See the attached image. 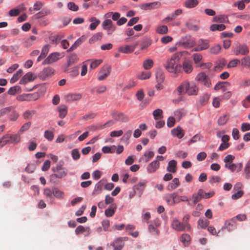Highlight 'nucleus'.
I'll return each instance as SVG.
<instances>
[{"label":"nucleus","mask_w":250,"mask_h":250,"mask_svg":"<svg viewBox=\"0 0 250 250\" xmlns=\"http://www.w3.org/2000/svg\"><path fill=\"white\" fill-rule=\"evenodd\" d=\"M6 108H8L9 110L8 111H7V114L10 117V119L12 121H15V107L12 106H9L7 107Z\"/></svg>","instance_id":"obj_53"},{"label":"nucleus","mask_w":250,"mask_h":250,"mask_svg":"<svg viewBox=\"0 0 250 250\" xmlns=\"http://www.w3.org/2000/svg\"><path fill=\"white\" fill-rule=\"evenodd\" d=\"M118 51L125 54L131 53L134 51V46L129 45H122L118 48Z\"/></svg>","instance_id":"obj_23"},{"label":"nucleus","mask_w":250,"mask_h":250,"mask_svg":"<svg viewBox=\"0 0 250 250\" xmlns=\"http://www.w3.org/2000/svg\"><path fill=\"white\" fill-rule=\"evenodd\" d=\"M124 246L123 241L121 238H118L110 245L108 250H121Z\"/></svg>","instance_id":"obj_11"},{"label":"nucleus","mask_w":250,"mask_h":250,"mask_svg":"<svg viewBox=\"0 0 250 250\" xmlns=\"http://www.w3.org/2000/svg\"><path fill=\"white\" fill-rule=\"evenodd\" d=\"M180 186V182L178 178H175L167 187V189L169 191L178 188Z\"/></svg>","instance_id":"obj_31"},{"label":"nucleus","mask_w":250,"mask_h":250,"mask_svg":"<svg viewBox=\"0 0 250 250\" xmlns=\"http://www.w3.org/2000/svg\"><path fill=\"white\" fill-rule=\"evenodd\" d=\"M83 37L79 38L74 44L67 50V52H71L73 50L76 49L80 45H81L83 42Z\"/></svg>","instance_id":"obj_41"},{"label":"nucleus","mask_w":250,"mask_h":250,"mask_svg":"<svg viewBox=\"0 0 250 250\" xmlns=\"http://www.w3.org/2000/svg\"><path fill=\"white\" fill-rule=\"evenodd\" d=\"M165 78V73L162 70H158L156 73V79L158 83H162Z\"/></svg>","instance_id":"obj_38"},{"label":"nucleus","mask_w":250,"mask_h":250,"mask_svg":"<svg viewBox=\"0 0 250 250\" xmlns=\"http://www.w3.org/2000/svg\"><path fill=\"white\" fill-rule=\"evenodd\" d=\"M177 162L174 160H170L167 168V170L170 172L175 173L176 171Z\"/></svg>","instance_id":"obj_32"},{"label":"nucleus","mask_w":250,"mask_h":250,"mask_svg":"<svg viewBox=\"0 0 250 250\" xmlns=\"http://www.w3.org/2000/svg\"><path fill=\"white\" fill-rule=\"evenodd\" d=\"M163 111L161 109H157L153 112V115L155 120L162 119L163 117Z\"/></svg>","instance_id":"obj_46"},{"label":"nucleus","mask_w":250,"mask_h":250,"mask_svg":"<svg viewBox=\"0 0 250 250\" xmlns=\"http://www.w3.org/2000/svg\"><path fill=\"white\" fill-rule=\"evenodd\" d=\"M226 61L224 59H221L217 61L214 69L215 71H220L226 65Z\"/></svg>","instance_id":"obj_36"},{"label":"nucleus","mask_w":250,"mask_h":250,"mask_svg":"<svg viewBox=\"0 0 250 250\" xmlns=\"http://www.w3.org/2000/svg\"><path fill=\"white\" fill-rule=\"evenodd\" d=\"M178 194L176 192L167 194L166 195L165 200L169 205H174L177 202Z\"/></svg>","instance_id":"obj_16"},{"label":"nucleus","mask_w":250,"mask_h":250,"mask_svg":"<svg viewBox=\"0 0 250 250\" xmlns=\"http://www.w3.org/2000/svg\"><path fill=\"white\" fill-rule=\"evenodd\" d=\"M180 44L186 48H189L194 46L196 44V42L194 40L189 39L186 41H181Z\"/></svg>","instance_id":"obj_27"},{"label":"nucleus","mask_w":250,"mask_h":250,"mask_svg":"<svg viewBox=\"0 0 250 250\" xmlns=\"http://www.w3.org/2000/svg\"><path fill=\"white\" fill-rule=\"evenodd\" d=\"M79 60L77 55L75 53L71 54L68 57V66L76 63Z\"/></svg>","instance_id":"obj_42"},{"label":"nucleus","mask_w":250,"mask_h":250,"mask_svg":"<svg viewBox=\"0 0 250 250\" xmlns=\"http://www.w3.org/2000/svg\"><path fill=\"white\" fill-rule=\"evenodd\" d=\"M154 156V153L151 151H146L140 157V162L147 163Z\"/></svg>","instance_id":"obj_19"},{"label":"nucleus","mask_w":250,"mask_h":250,"mask_svg":"<svg viewBox=\"0 0 250 250\" xmlns=\"http://www.w3.org/2000/svg\"><path fill=\"white\" fill-rule=\"evenodd\" d=\"M86 232L87 233L85 236H88L91 233L90 229L89 227L85 228L83 226H79L75 229V233L77 235Z\"/></svg>","instance_id":"obj_29"},{"label":"nucleus","mask_w":250,"mask_h":250,"mask_svg":"<svg viewBox=\"0 0 250 250\" xmlns=\"http://www.w3.org/2000/svg\"><path fill=\"white\" fill-rule=\"evenodd\" d=\"M82 98V95L79 93L69 94L65 96V100L67 102H73L79 100Z\"/></svg>","instance_id":"obj_28"},{"label":"nucleus","mask_w":250,"mask_h":250,"mask_svg":"<svg viewBox=\"0 0 250 250\" xmlns=\"http://www.w3.org/2000/svg\"><path fill=\"white\" fill-rule=\"evenodd\" d=\"M199 3L198 0H186L184 6L188 8H192L196 6Z\"/></svg>","instance_id":"obj_37"},{"label":"nucleus","mask_w":250,"mask_h":250,"mask_svg":"<svg viewBox=\"0 0 250 250\" xmlns=\"http://www.w3.org/2000/svg\"><path fill=\"white\" fill-rule=\"evenodd\" d=\"M62 57L63 55L59 52H56L51 53L42 62V64H51L57 61Z\"/></svg>","instance_id":"obj_4"},{"label":"nucleus","mask_w":250,"mask_h":250,"mask_svg":"<svg viewBox=\"0 0 250 250\" xmlns=\"http://www.w3.org/2000/svg\"><path fill=\"white\" fill-rule=\"evenodd\" d=\"M229 116L228 114H224L220 116L218 120V124L220 125H225L229 120Z\"/></svg>","instance_id":"obj_44"},{"label":"nucleus","mask_w":250,"mask_h":250,"mask_svg":"<svg viewBox=\"0 0 250 250\" xmlns=\"http://www.w3.org/2000/svg\"><path fill=\"white\" fill-rule=\"evenodd\" d=\"M146 182L145 181L139 182L138 184L133 187V190L136 191L137 194L141 196L145 187Z\"/></svg>","instance_id":"obj_21"},{"label":"nucleus","mask_w":250,"mask_h":250,"mask_svg":"<svg viewBox=\"0 0 250 250\" xmlns=\"http://www.w3.org/2000/svg\"><path fill=\"white\" fill-rule=\"evenodd\" d=\"M245 172L246 174V178L249 179L250 178V161H249L248 163L247 164L245 168Z\"/></svg>","instance_id":"obj_64"},{"label":"nucleus","mask_w":250,"mask_h":250,"mask_svg":"<svg viewBox=\"0 0 250 250\" xmlns=\"http://www.w3.org/2000/svg\"><path fill=\"white\" fill-rule=\"evenodd\" d=\"M103 28L104 30L108 31V35H111L115 30L116 26L113 24L112 21L110 19H107L104 21L102 23Z\"/></svg>","instance_id":"obj_7"},{"label":"nucleus","mask_w":250,"mask_h":250,"mask_svg":"<svg viewBox=\"0 0 250 250\" xmlns=\"http://www.w3.org/2000/svg\"><path fill=\"white\" fill-rule=\"evenodd\" d=\"M188 82L184 81L177 88L178 95H182L187 93V89L188 87Z\"/></svg>","instance_id":"obj_18"},{"label":"nucleus","mask_w":250,"mask_h":250,"mask_svg":"<svg viewBox=\"0 0 250 250\" xmlns=\"http://www.w3.org/2000/svg\"><path fill=\"white\" fill-rule=\"evenodd\" d=\"M195 81L207 87H210L211 86V82L209 77L203 72H201L196 75Z\"/></svg>","instance_id":"obj_3"},{"label":"nucleus","mask_w":250,"mask_h":250,"mask_svg":"<svg viewBox=\"0 0 250 250\" xmlns=\"http://www.w3.org/2000/svg\"><path fill=\"white\" fill-rule=\"evenodd\" d=\"M103 187V183L102 182V180H101L96 184L94 189L92 192V195L95 196L100 194L102 191Z\"/></svg>","instance_id":"obj_34"},{"label":"nucleus","mask_w":250,"mask_h":250,"mask_svg":"<svg viewBox=\"0 0 250 250\" xmlns=\"http://www.w3.org/2000/svg\"><path fill=\"white\" fill-rule=\"evenodd\" d=\"M67 170L66 168H64L63 170H61L56 172V173L53 175V176L58 178H62L65 177L67 175Z\"/></svg>","instance_id":"obj_51"},{"label":"nucleus","mask_w":250,"mask_h":250,"mask_svg":"<svg viewBox=\"0 0 250 250\" xmlns=\"http://www.w3.org/2000/svg\"><path fill=\"white\" fill-rule=\"evenodd\" d=\"M44 136L48 141H51L54 138L53 132L49 130H45Z\"/></svg>","instance_id":"obj_58"},{"label":"nucleus","mask_w":250,"mask_h":250,"mask_svg":"<svg viewBox=\"0 0 250 250\" xmlns=\"http://www.w3.org/2000/svg\"><path fill=\"white\" fill-rule=\"evenodd\" d=\"M203 199V197L200 191V189L198 190L197 193H194L192 194L191 199L193 204H196Z\"/></svg>","instance_id":"obj_35"},{"label":"nucleus","mask_w":250,"mask_h":250,"mask_svg":"<svg viewBox=\"0 0 250 250\" xmlns=\"http://www.w3.org/2000/svg\"><path fill=\"white\" fill-rule=\"evenodd\" d=\"M116 207L114 206V207L112 206L106 209L105 210V214L107 217H111L112 216L115 212Z\"/></svg>","instance_id":"obj_50"},{"label":"nucleus","mask_w":250,"mask_h":250,"mask_svg":"<svg viewBox=\"0 0 250 250\" xmlns=\"http://www.w3.org/2000/svg\"><path fill=\"white\" fill-rule=\"evenodd\" d=\"M53 73V69L51 67H46L39 73V76L42 79H44L47 77L51 76Z\"/></svg>","instance_id":"obj_17"},{"label":"nucleus","mask_w":250,"mask_h":250,"mask_svg":"<svg viewBox=\"0 0 250 250\" xmlns=\"http://www.w3.org/2000/svg\"><path fill=\"white\" fill-rule=\"evenodd\" d=\"M44 3L43 2L41 1H37L34 4L33 7L30 8L29 10L31 12L33 10L38 11L41 9Z\"/></svg>","instance_id":"obj_47"},{"label":"nucleus","mask_w":250,"mask_h":250,"mask_svg":"<svg viewBox=\"0 0 250 250\" xmlns=\"http://www.w3.org/2000/svg\"><path fill=\"white\" fill-rule=\"evenodd\" d=\"M16 141V136L14 135H7L4 136L0 140V147H2L7 143L15 144Z\"/></svg>","instance_id":"obj_15"},{"label":"nucleus","mask_w":250,"mask_h":250,"mask_svg":"<svg viewBox=\"0 0 250 250\" xmlns=\"http://www.w3.org/2000/svg\"><path fill=\"white\" fill-rule=\"evenodd\" d=\"M210 30L211 31H221L226 29V26L224 24H213L210 26Z\"/></svg>","instance_id":"obj_39"},{"label":"nucleus","mask_w":250,"mask_h":250,"mask_svg":"<svg viewBox=\"0 0 250 250\" xmlns=\"http://www.w3.org/2000/svg\"><path fill=\"white\" fill-rule=\"evenodd\" d=\"M212 21L220 23L229 22V19L227 16L224 15H220L214 17L212 19Z\"/></svg>","instance_id":"obj_26"},{"label":"nucleus","mask_w":250,"mask_h":250,"mask_svg":"<svg viewBox=\"0 0 250 250\" xmlns=\"http://www.w3.org/2000/svg\"><path fill=\"white\" fill-rule=\"evenodd\" d=\"M241 64L244 67H250V56H247L241 60Z\"/></svg>","instance_id":"obj_54"},{"label":"nucleus","mask_w":250,"mask_h":250,"mask_svg":"<svg viewBox=\"0 0 250 250\" xmlns=\"http://www.w3.org/2000/svg\"><path fill=\"white\" fill-rule=\"evenodd\" d=\"M230 85V83L228 82H218L214 86L215 90H218L222 89L223 91L226 90V87Z\"/></svg>","instance_id":"obj_33"},{"label":"nucleus","mask_w":250,"mask_h":250,"mask_svg":"<svg viewBox=\"0 0 250 250\" xmlns=\"http://www.w3.org/2000/svg\"><path fill=\"white\" fill-rule=\"evenodd\" d=\"M171 132L173 136H176L179 139H181L184 136V132L180 126L172 129Z\"/></svg>","instance_id":"obj_25"},{"label":"nucleus","mask_w":250,"mask_h":250,"mask_svg":"<svg viewBox=\"0 0 250 250\" xmlns=\"http://www.w3.org/2000/svg\"><path fill=\"white\" fill-rule=\"evenodd\" d=\"M186 26L189 30L193 31H197L200 29V27L198 25L194 24L190 22H187Z\"/></svg>","instance_id":"obj_57"},{"label":"nucleus","mask_w":250,"mask_h":250,"mask_svg":"<svg viewBox=\"0 0 250 250\" xmlns=\"http://www.w3.org/2000/svg\"><path fill=\"white\" fill-rule=\"evenodd\" d=\"M209 99V95L207 93L203 94L200 99V103L201 104H205Z\"/></svg>","instance_id":"obj_62"},{"label":"nucleus","mask_w":250,"mask_h":250,"mask_svg":"<svg viewBox=\"0 0 250 250\" xmlns=\"http://www.w3.org/2000/svg\"><path fill=\"white\" fill-rule=\"evenodd\" d=\"M198 92V88L195 84L190 85L188 83V87L187 89V93L189 95H196Z\"/></svg>","instance_id":"obj_30"},{"label":"nucleus","mask_w":250,"mask_h":250,"mask_svg":"<svg viewBox=\"0 0 250 250\" xmlns=\"http://www.w3.org/2000/svg\"><path fill=\"white\" fill-rule=\"evenodd\" d=\"M67 106L65 105H61L58 107L59 112V117L61 118H64L67 114Z\"/></svg>","instance_id":"obj_40"},{"label":"nucleus","mask_w":250,"mask_h":250,"mask_svg":"<svg viewBox=\"0 0 250 250\" xmlns=\"http://www.w3.org/2000/svg\"><path fill=\"white\" fill-rule=\"evenodd\" d=\"M39 97L37 93L33 94H23L17 96V100L19 101L36 100Z\"/></svg>","instance_id":"obj_5"},{"label":"nucleus","mask_w":250,"mask_h":250,"mask_svg":"<svg viewBox=\"0 0 250 250\" xmlns=\"http://www.w3.org/2000/svg\"><path fill=\"white\" fill-rule=\"evenodd\" d=\"M51 13V10L48 8H44L42 9L39 12L36 13L33 16V18L34 19H39L41 18H45V16H47L50 15Z\"/></svg>","instance_id":"obj_22"},{"label":"nucleus","mask_w":250,"mask_h":250,"mask_svg":"<svg viewBox=\"0 0 250 250\" xmlns=\"http://www.w3.org/2000/svg\"><path fill=\"white\" fill-rule=\"evenodd\" d=\"M71 155L74 160H78L81 156L80 152L78 149H73L71 151Z\"/></svg>","instance_id":"obj_61"},{"label":"nucleus","mask_w":250,"mask_h":250,"mask_svg":"<svg viewBox=\"0 0 250 250\" xmlns=\"http://www.w3.org/2000/svg\"><path fill=\"white\" fill-rule=\"evenodd\" d=\"M54 193V188L52 189L49 188H45L43 190L44 195L47 198L52 199Z\"/></svg>","instance_id":"obj_52"},{"label":"nucleus","mask_w":250,"mask_h":250,"mask_svg":"<svg viewBox=\"0 0 250 250\" xmlns=\"http://www.w3.org/2000/svg\"><path fill=\"white\" fill-rule=\"evenodd\" d=\"M225 167L229 169L232 172L235 171L239 172L242 170L243 165L241 163H238L237 164H233L231 165L225 164Z\"/></svg>","instance_id":"obj_24"},{"label":"nucleus","mask_w":250,"mask_h":250,"mask_svg":"<svg viewBox=\"0 0 250 250\" xmlns=\"http://www.w3.org/2000/svg\"><path fill=\"white\" fill-rule=\"evenodd\" d=\"M179 60L178 54H173L170 58L167 60L164 67L169 73H171L173 77H176L182 73L181 65L178 63Z\"/></svg>","instance_id":"obj_1"},{"label":"nucleus","mask_w":250,"mask_h":250,"mask_svg":"<svg viewBox=\"0 0 250 250\" xmlns=\"http://www.w3.org/2000/svg\"><path fill=\"white\" fill-rule=\"evenodd\" d=\"M112 117L119 122H127L129 121V118L122 112H113L112 113Z\"/></svg>","instance_id":"obj_12"},{"label":"nucleus","mask_w":250,"mask_h":250,"mask_svg":"<svg viewBox=\"0 0 250 250\" xmlns=\"http://www.w3.org/2000/svg\"><path fill=\"white\" fill-rule=\"evenodd\" d=\"M236 228V222L235 218H233L228 220L225 222L224 227H222V229H227L228 231H231Z\"/></svg>","instance_id":"obj_10"},{"label":"nucleus","mask_w":250,"mask_h":250,"mask_svg":"<svg viewBox=\"0 0 250 250\" xmlns=\"http://www.w3.org/2000/svg\"><path fill=\"white\" fill-rule=\"evenodd\" d=\"M151 74L149 71H142L138 75V79L140 80H146L149 79Z\"/></svg>","instance_id":"obj_49"},{"label":"nucleus","mask_w":250,"mask_h":250,"mask_svg":"<svg viewBox=\"0 0 250 250\" xmlns=\"http://www.w3.org/2000/svg\"><path fill=\"white\" fill-rule=\"evenodd\" d=\"M68 8L72 11H77L79 9V6L73 2H69L67 4Z\"/></svg>","instance_id":"obj_63"},{"label":"nucleus","mask_w":250,"mask_h":250,"mask_svg":"<svg viewBox=\"0 0 250 250\" xmlns=\"http://www.w3.org/2000/svg\"><path fill=\"white\" fill-rule=\"evenodd\" d=\"M131 135L132 131L131 130H127L122 138V141L124 142H127L131 137Z\"/></svg>","instance_id":"obj_59"},{"label":"nucleus","mask_w":250,"mask_h":250,"mask_svg":"<svg viewBox=\"0 0 250 250\" xmlns=\"http://www.w3.org/2000/svg\"><path fill=\"white\" fill-rule=\"evenodd\" d=\"M190 240V237L188 234H183L181 237V241L185 246L188 245Z\"/></svg>","instance_id":"obj_55"},{"label":"nucleus","mask_w":250,"mask_h":250,"mask_svg":"<svg viewBox=\"0 0 250 250\" xmlns=\"http://www.w3.org/2000/svg\"><path fill=\"white\" fill-rule=\"evenodd\" d=\"M234 52L236 55H245L249 53V49L246 45L238 44L235 48Z\"/></svg>","instance_id":"obj_14"},{"label":"nucleus","mask_w":250,"mask_h":250,"mask_svg":"<svg viewBox=\"0 0 250 250\" xmlns=\"http://www.w3.org/2000/svg\"><path fill=\"white\" fill-rule=\"evenodd\" d=\"M160 167V163L157 161H153L147 167V172L149 173L155 172Z\"/></svg>","instance_id":"obj_20"},{"label":"nucleus","mask_w":250,"mask_h":250,"mask_svg":"<svg viewBox=\"0 0 250 250\" xmlns=\"http://www.w3.org/2000/svg\"><path fill=\"white\" fill-rule=\"evenodd\" d=\"M156 32L160 34H165L168 32V29L167 26L163 25L158 26L156 29Z\"/></svg>","instance_id":"obj_45"},{"label":"nucleus","mask_w":250,"mask_h":250,"mask_svg":"<svg viewBox=\"0 0 250 250\" xmlns=\"http://www.w3.org/2000/svg\"><path fill=\"white\" fill-rule=\"evenodd\" d=\"M200 190L201 192L203 198L208 199L212 197L214 194V192L213 191L207 193L202 189H200Z\"/></svg>","instance_id":"obj_60"},{"label":"nucleus","mask_w":250,"mask_h":250,"mask_svg":"<svg viewBox=\"0 0 250 250\" xmlns=\"http://www.w3.org/2000/svg\"><path fill=\"white\" fill-rule=\"evenodd\" d=\"M111 71V67L106 66L102 68L99 72L98 80L103 81L105 80L109 75Z\"/></svg>","instance_id":"obj_13"},{"label":"nucleus","mask_w":250,"mask_h":250,"mask_svg":"<svg viewBox=\"0 0 250 250\" xmlns=\"http://www.w3.org/2000/svg\"><path fill=\"white\" fill-rule=\"evenodd\" d=\"M182 72L183 71L186 74L191 73L193 70L192 62L191 61L186 60H185L181 65Z\"/></svg>","instance_id":"obj_9"},{"label":"nucleus","mask_w":250,"mask_h":250,"mask_svg":"<svg viewBox=\"0 0 250 250\" xmlns=\"http://www.w3.org/2000/svg\"><path fill=\"white\" fill-rule=\"evenodd\" d=\"M37 78V75L31 72H29L22 77L19 82V83L20 84L25 85L29 82L34 81Z\"/></svg>","instance_id":"obj_6"},{"label":"nucleus","mask_w":250,"mask_h":250,"mask_svg":"<svg viewBox=\"0 0 250 250\" xmlns=\"http://www.w3.org/2000/svg\"><path fill=\"white\" fill-rule=\"evenodd\" d=\"M209 46V42L207 40L200 39L198 42L197 46L193 49L195 51H201L207 49Z\"/></svg>","instance_id":"obj_8"},{"label":"nucleus","mask_w":250,"mask_h":250,"mask_svg":"<svg viewBox=\"0 0 250 250\" xmlns=\"http://www.w3.org/2000/svg\"><path fill=\"white\" fill-rule=\"evenodd\" d=\"M153 61L150 59H147L145 60L143 62V67L146 69L148 70L150 69L153 65Z\"/></svg>","instance_id":"obj_48"},{"label":"nucleus","mask_w":250,"mask_h":250,"mask_svg":"<svg viewBox=\"0 0 250 250\" xmlns=\"http://www.w3.org/2000/svg\"><path fill=\"white\" fill-rule=\"evenodd\" d=\"M53 195L60 200L63 199L64 197V192L56 188H54Z\"/></svg>","instance_id":"obj_43"},{"label":"nucleus","mask_w":250,"mask_h":250,"mask_svg":"<svg viewBox=\"0 0 250 250\" xmlns=\"http://www.w3.org/2000/svg\"><path fill=\"white\" fill-rule=\"evenodd\" d=\"M171 226L173 229L178 231H189L191 229V226L188 223H183L177 218H173Z\"/></svg>","instance_id":"obj_2"},{"label":"nucleus","mask_w":250,"mask_h":250,"mask_svg":"<svg viewBox=\"0 0 250 250\" xmlns=\"http://www.w3.org/2000/svg\"><path fill=\"white\" fill-rule=\"evenodd\" d=\"M35 110H26L23 113L22 116L25 119H29L32 118V116L36 114Z\"/></svg>","instance_id":"obj_56"}]
</instances>
